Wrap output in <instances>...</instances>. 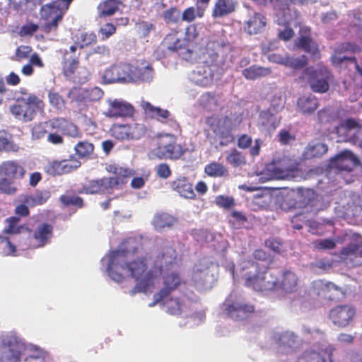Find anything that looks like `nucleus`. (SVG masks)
Here are the masks:
<instances>
[{"mask_svg": "<svg viewBox=\"0 0 362 362\" xmlns=\"http://www.w3.org/2000/svg\"><path fill=\"white\" fill-rule=\"evenodd\" d=\"M148 66L138 67L129 63L119 62L105 69L102 78L106 83L147 81L151 78Z\"/></svg>", "mask_w": 362, "mask_h": 362, "instance_id": "f03ea898", "label": "nucleus"}, {"mask_svg": "<svg viewBox=\"0 0 362 362\" xmlns=\"http://www.w3.org/2000/svg\"><path fill=\"white\" fill-rule=\"evenodd\" d=\"M303 78H306L313 91L325 93L329 90V83L332 80V73L325 66L319 65L309 66L303 71Z\"/></svg>", "mask_w": 362, "mask_h": 362, "instance_id": "0eeeda50", "label": "nucleus"}, {"mask_svg": "<svg viewBox=\"0 0 362 362\" xmlns=\"http://www.w3.org/2000/svg\"><path fill=\"white\" fill-rule=\"evenodd\" d=\"M167 312L170 315H179L181 313V303L178 298L170 299L168 301Z\"/></svg>", "mask_w": 362, "mask_h": 362, "instance_id": "69168bd1", "label": "nucleus"}, {"mask_svg": "<svg viewBox=\"0 0 362 362\" xmlns=\"http://www.w3.org/2000/svg\"><path fill=\"white\" fill-rule=\"evenodd\" d=\"M171 187L173 190L185 199H194L196 197L193 185L186 177L177 178L173 181Z\"/></svg>", "mask_w": 362, "mask_h": 362, "instance_id": "b1692460", "label": "nucleus"}, {"mask_svg": "<svg viewBox=\"0 0 362 362\" xmlns=\"http://www.w3.org/2000/svg\"><path fill=\"white\" fill-rule=\"evenodd\" d=\"M272 70L269 67L252 65L242 71V75L247 80L255 81L257 78L271 74Z\"/></svg>", "mask_w": 362, "mask_h": 362, "instance_id": "c9c22d12", "label": "nucleus"}, {"mask_svg": "<svg viewBox=\"0 0 362 362\" xmlns=\"http://www.w3.org/2000/svg\"><path fill=\"white\" fill-rule=\"evenodd\" d=\"M110 132L112 137L119 141L139 139L145 134L146 127L138 123L114 124Z\"/></svg>", "mask_w": 362, "mask_h": 362, "instance_id": "1a4fd4ad", "label": "nucleus"}, {"mask_svg": "<svg viewBox=\"0 0 362 362\" xmlns=\"http://www.w3.org/2000/svg\"><path fill=\"white\" fill-rule=\"evenodd\" d=\"M249 265L254 272H247L243 275L245 286L260 293L275 291L276 284L275 279H272V274L268 273L269 264L261 267L259 263L251 262Z\"/></svg>", "mask_w": 362, "mask_h": 362, "instance_id": "20e7f679", "label": "nucleus"}, {"mask_svg": "<svg viewBox=\"0 0 362 362\" xmlns=\"http://www.w3.org/2000/svg\"><path fill=\"white\" fill-rule=\"evenodd\" d=\"M313 247L318 250H331L335 247L336 243L333 239H319L313 241Z\"/></svg>", "mask_w": 362, "mask_h": 362, "instance_id": "4d7b16f0", "label": "nucleus"}, {"mask_svg": "<svg viewBox=\"0 0 362 362\" xmlns=\"http://www.w3.org/2000/svg\"><path fill=\"white\" fill-rule=\"evenodd\" d=\"M356 310L351 305H341V327H344L353 321Z\"/></svg>", "mask_w": 362, "mask_h": 362, "instance_id": "de8ad7c7", "label": "nucleus"}, {"mask_svg": "<svg viewBox=\"0 0 362 362\" xmlns=\"http://www.w3.org/2000/svg\"><path fill=\"white\" fill-rule=\"evenodd\" d=\"M279 123L280 120L269 110L262 111L259 115V125L266 132L274 131Z\"/></svg>", "mask_w": 362, "mask_h": 362, "instance_id": "72a5a7b5", "label": "nucleus"}, {"mask_svg": "<svg viewBox=\"0 0 362 362\" xmlns=\"http://www.w3.org/2000/svg\"><path fill=\"white\" fill-rule=\"evenodd\" d=\"M299 195L300 202H302L304 206L310 205L313 206L314 205L313 202L317 198V194L311 189L300 190Z\"/></svg>", "mask_w": 362, "mask_h": 362, "instance_id": "864d4df0", "label": "nucleus"}, {"mask_svg": "<svg viewBox=\"0 0 362 362\" xmlns=\"http://www.w3.org/2000/svg\"><path fill=\"white\" fill-rule=\"evenodd\" d=\"M21 218L17 216H10L5 220L6 226L4 232L7 234H20L23 230H29L25 225L20 224Z\"/></svg>", "mask_w": 362, "mask_h": 362, "instance_id": "4c0bfd02", "label": "nucleus"}, {"mask_svg": "<svg viewBox=\"0 0 362 362\" xmlns=\"http://www.w3.org/2000/svg\"><path fill=\"white\" fill-rule=\"evenodd\" d=\"M163 17L167 23H177L180 18V11L176 8L171 7L163 12Z\"/></svg>", "mask_w": 362, "mask_h": 362, "instance_id": "13d9d810", "label": "nucleus"}, {"mask_svg": "<svg viewBox=\"0 0 362 362\" xmlns=\"http://www.w3.org/2000/svg\"><path fill=\"white\" fill-rule=\"evenodd\" d=\"M74 42L80 48H83L97 42V36L93 32H80L74 35Z\"/></svg>", "mask_w": 362, "mask_h": 362, "instance_id": "58836bf2", "label": "nucleus"}, {"mask_svg": "<svg viewBox=\"0 0 362 362\" xmlns=\"http://www.w3.org/2000/svg\"><path fill=\"white\" fill-rule=\"evenodd\" d=\"M50 132H57L71 137L78 136V129L73 122L64 118H55L45 122Z\"/></svg>", "mask_w": 362, "mask_h": 362, "instance_id": "f3484780", "label": "nucleus"}, {"mask_svg": "<svg viewBox=\"0 0 362 362\" xmlns=\"http://www.w3.org/2000/svg\"><path fill=\"white\" fill-rule=\"evenodd\" d=\"M277 342L286 352H292L298 344L297 336L292 332H285L278 334Z\"/></svg>", "mask_w": 362, "mask_h": 362, "instance_id": "473e14b6", "label": "nucleus"}, {"mask_svg": "<svg viewBox=\"0 0 362 362\" xmlns=\"http://www.w3.org/2000/svg\"><path fill=\"white\" fill-rule=\"evenodd\" d=\"M81 165V161L75 156L71 155L68 159L49 162L46 167V172L52 175H62L76 170Z\"/></svg>", "mask_w": 362, "mask_h": 362, "instance_id": "4468645a", "label": "nucleus"}, {"mask_svg": "<svg viewBox=\"0 0 362 362\" xmlns=\"http://www.w3.org/2000/svg\"><path fill=\"white\" fill-rule=\"evenodd\" d=\"M176 222V219L167 213L156 214L152 220V224L157 231H162L165 228H171Z\"/></svg>", "mask_w": 362, "mask_h": 362, "instance_id": "2f4dec72", "label": "nucleus"}, {"mask_svg": "<svg viewBox=\"0 0 362 362\" xmlns=\"http://www.w3.org/2000/svg\"><path fill=\"white\" fill-rule=\"evenodd\" d=\"M177 254L173 246H163L158 252L153 266L158 277L164 269H169L177 263Z\"/></svg>", "mask_w": 362, "mask_h": 362, "instance_id": "ddd939ff", "label": "nucleus"}, {"mask_svg": "<svg viewBox=\"0 0 362 362\" xmlns=\"http://www.w3.org/2000/svg\"><path fill=\"white\" fill-rule=\"evenodd\" d=\"M266 25V17L260 13L255 12L244 22L243 28L249 35H257L262 33Z\"/></svg>", "mask_w": 362, "mask_h": 362, "instance_id": "412c9836", "label": "nucleus"}, {"mask_svg": "<svg viewBox=\"0 0 362 362\" xmlns=\"http://www.w3.org/2000/svg\"><path fill=\"white\" fill-rule=\"evenodd\" d=\"M226 120H228V117H225L223 119L216 115H212L206 119V123L214 134L218 135L221 139H223L228 136L231 137V134L229 132L223 130V125Z\"/></svg>", "mask_w": 362, "mask_h": 362, "instance_id": "393cba45", "label": "nucleus"}, {"mask_svg": "<svg viewBox=\"0 0 362 362\" xmlns=\"http://www.w3.org/2000/svg\"><path fill=\"white\" fill-rule=\"evenodd\" d=\"M264 245L274 253L281 254L283 251V243L279 238L269 237L264 240Z\"/></svg>", "mask_w": 362, "mask_h": 362, "instance_id": "8fccbe9b", "label": "nucleus"}, {"mask_svg": "<svg viewBox=\"0 0 362 362\" xmlns=\"http://www.w3.org/2000/svg\"><path fill=\"white\" fill-rule=\"evenodd\" d=\"M148 259L147 255L132 259L131 252L123 250L112 251L109 256V276L114 281L121 282L124 279L122 272L127 271L136 282L132 291V294L136 292H146L153 286L158 278L153 266L148 270Z\"/></svg>", "mask_w": 362, "mask_h": 362, "instance_id": "f257e3e1", "label": "nucleus"}, {"mask_svg": "<svg viewBox=\"0 0 362 362\" xmlns=\"http://www.w3.org/2000/svg\"><path fill=\"white\" fill-rule=\"evenodd\" d=\"M210 1L211 0H194L198 17L202 18L204 16L206 10L209 7Z\"/></svg>", "mask_w": 362, "mask_h": 362, "instance_id": "338daca9", "label": "nucleus"}, {"mask_svg": "<svg viewBox=\"0 0 362 362\" xmlns=\"http://www.w3.org/2000/svg\"><path fill=\"white\" fill-rule=\"evenodd\" d=\"M255 306L252 304L243 303L240 302H229L224 303V313L234 320H241L248 315L255 312Z\"/></svg>", "mask_w": 362, "mask_h": 362, "instance_id": "dca6fc26", "label": "nucleus"}, {"mask_svg": "<svg viewBox=\"0 0 362 362\" xmlns=\"http://www.w3.org/2000/svg\"><path fill=\"white\" fill-rule=\"evenodd\" d=\"M67 52L64 54L63 62V69L66 75L73 74L79 64V54L66 57Z\"/></svg>", "mask_w": 362, "mask_h": 362, "instance_id": "a18cd8bd", "label": "nucleus"}, {"mask_svg": "<svg viewBox=\"0 0 362 362\" xmlns=\"http://www.w3.org/2000/svg\"><path fill=\"white\" fill-rule=\"evenodd\" d=\"M209 274V267L207 266L201 267L195 265L193 270L192 279L196 283L203 284L207 279Z\"/></svg>", "mask_w": 362, "mask_h": 362, "instance_id": "09e8293b", "label": "nucleus"}, {"mask_svg": "<svg viewBox=\"0 0 362 362\" xmlns=\"http://www.w3.org/2000/svg\"><path fill=\"white\" fill-rule=\"evenodd\" d=\"M161 45L165 49L170 52H177L182 49L181 40L175 33L167 35L163 39Z\"/></svg>", "mask_w": 362, "mask_h": 362, "instance_id": "79ce46f5", "label": "nucleus"}, {"mask_svg": "<svg viewBox=\"0 0 362 362\" xmlns=\"http://www.w3.org/2000/svg\"><path fill=\"white\" fill-rule=\"evenodd\" d=\"M362 244L350 243L341 249V262L347 267H354L362 264Z\"/></svg>", "mask_w": 362, "mask_h": 362, "instance_id": "2eb2a0df", "label": "nucleus"}, {"mask_svg": "<svg viewBox=\"0 0 362 362\" xmlns=\"http://www.w3.org/2000/svg\"><path fill=\"white\" fill-rule=\"evenodd\" d=\"M26 170L16 160H4L0 163V192L14 195L18 192L16 183L24 178Z\"/></svg>", "mask_w": 362, "mask_h": 362, "instance_id": "7ed1b4c3", "label": "nucleus"}, {"mask_svg": "<svg viewBox=\"0 0 362 362\" xmlns=\"http://www.w3.org/2000/svg\"><path fill=\"white\" fill-rule=\"evenodd\" d=\"M294 45L297 48H300L305 52L310 54L314 58L318 59L320 57L317 45L310 36H300L295 40Z\"/></svg>", "mask_w": 362, "mask_h": 362, "instance_id": "a878e982", "label": "nucleus"}, {"mask_svg": "<svg viewBox=\"0 0 362 362\" xmlns=\"http://www.w3.org/2000/svg\"><path fill=\"white\" fill-rule=\"evenodd\" d=\"M205 173L211 177H223L228 175L227 168L220 163L211 162L206 165L204 168Z\"/></svg>", "mask_w": 362, "mask_h": 362, "instance_id": "c03bdc74", "label": "nucleus"}, {"mask_svg": "<svg viewBox=\"0 0 362 362\" xmlns=\"http://www.w3.org/2000/svg\"><path fill=\"white\" fill-rule=\"evenodd\" d=\"M117 180L110 177H103L88 180L83 185L80 192L89 194H111L115 189H119L122 187Z\"/></svg>", "mask_w": 362, "mask_h": 362, "instance_id": "6e6552de", "label": "nucleus"}, {"mask_svg": "<svg viewBox=\"0 0 362 362\" xmlns=\"http://www.w3.org/2000/svg\"><path fill=\"white\" fill-rule=\"evenodd\" d=\"M24 202H27L30 207L45 204L51 197L50 192L47 189H37L33 194H25Z\"/></svg>", "mask_w": 362, "mask_h": 362, "instance_id": "cd10ccee", "label": "nucleus"}, {"mask_svg": "<svg viewBox=\"0 0 362 362\" xmlns=\"http://www.w3.org/2000/svg\"><path fill=\"white\" fill-rule=\"evenodd\" d=\"M215 202L216 205L223 209H230L235 205L234 199L230 197L220 195L216 197Z\"/></svg>", "mask_w": 362, "mask_h": 362, "instance_id": "0e129e2a", "label": "nucleus"}, {"mask_svg": "<svg viewBox=\"0 0 362 362\" xmlns=\"http://www.w3.org/2000/svg\"><path fill=\"white\" fill-rule=\"evenodd\" d=\"M328 151L327 144L321 142L309 143L305 149L303 156L305 159L319 158Z\"/></svg>", "mask_w": 362, "mask_h": 362, "instance_id": "7c9ffc66", "label": "nucleus"}, {"mask_svg": "<svg viewBox=\"0 0 362 362\" xmlns=\"http://www.w3.org/2000/svg\"><path fill=\"white\" fill-rule=\"evenodd\" d=\"M360 164V160L351 151H341V177L344 173H350Z\"/></svg>", "mask_w": 362, "mask_h": 362, "instance_id": "bb28decb", "label": "nucleus"}, {"mask_svg": "<svg viewBox=\"0 0 362 362\" xmlns=\"http://www.w3.org/2000/svg\"><path fill=\"white\" fill-rule=\"evenodd\" d=\"M21 203H18L16 205L14 213L16 214L15 216L19 217L20 218L21 217H28L30 212L29 209V206L28 205L27 202H24V195L21 194L19 197Z\"/></svg>", "mask_w": 362, "mask_h": 362, "instance_id": "5fc2aeb1", "label": "nucleus"}, {"mask_svg": "<svg viewBox=\"0 0 362 362\" xmlns=\"http://www.w3.org/2000/svg\"><path fill=\"white\" fill-rule=\"evenodd\" d=\"M141 106L146 114L158 121L163 122V119H168L170 116L168 110L154 107L149 102H143Z\"/></svg>", "mask_w": 362, "mask_h": 362, "instance_id": "e433bc0d", "label": "nucleus"}, {"mask_svg": "<svg viewBox=\"0 0 362 362\" xmlns=\"http://www.w3.org/2000/svg\"><path fill=\"white\" fill-rule=\"evenodd\" d=\"M308 226L309 227V232L311 233L317 235H322L333 231L334 223L332 221L319 222L317 221L309 220Z\"/></svg>", "mask_w": 362, "mask_h": 362, "instance_id": "f704fd0d", "label": "nucleus"}, {"mask_svg": "<svg viewBox=\"0 0 362 362\" xmlns=\"http://www.w3.org/2000/svg\"><path fill=\"white\" fill-rule=\"evenodd\" d=\"M53 226L48 223H41L35 228L31 238L34 241V247H43L49 243L53 237Z\"/></svg>", "mask_w": 362, "mask_h": 362, "instance_id": "aec40b11", "label": "nucleus"}, {"mask_svg": "<svg viewBox=\"0 0 362 362\" xmlns=\"http://www.w3.org/2000/svg\"><path fill=\"white\" fill-rule=\"evenodd\" d=\"M74 151L79 158H88L93 153L94 145L87 141H79L75 145Z\"/></svg>", "mask_w": 362, "mask_h": 362, "instance_id": "a19ab883", "label": "nucleus"}, {"mask_svg": "<svg viewBox=\"0 0 362 362\" xmlns=\"http://www.w3.org/2000/svg\"><path fill=\"white\" fill-rule=\"evenodd\" d=\"M49 103L52 106L61 109L64 106L65 102L58 93L50 91L48 94Z\"/></svg>", "mask_w": 362, "mask_h": 362, "instance_id": "e2e57ef3", "label": "nucleus"}, {"mask_svg": "<svg viewBox=\"0 0 362 362\" xmlns=\"http://www.w3.org/2000/svg\"><path fill=\"white\" fill-rule=\"evenodd\" d=\"M235 0H216L212 8L211 16L214 18L226 17L235 11Z\"/></svg>", "mask_w": 362, "mask_h": 362, "instance_id": "5701e85b", "label": "nucleus"}, {"mask_svg": "<svg viewBox=\"0 0 362 362\" xmlns=\"http://www.w3.org/2000/svg\"><path fill=\"white\" fill-rule=\"evenodd\" d=\"M226 161L234 168L245 164V157L240 151L233 149L228 153L226 158Z\"/></svg>", "mask_w": 362, "mask_h": 362, "instance_id": "49530a36", "label": "nucleus"}, {"mask_svg": "<svg viewBox=\"0 0 362 362\" xmlns=\"http://www.w3.org/2000/svg\"><path fill=\"white\" fill-rule=\"evenodd\" d=\"M318 105L317 98L311 94L303 95L297 101L298 109L303 114L313 112L317 110Z\"/></svg>", "mask_w": 362, "mask_h": 362, "instance_id": "c756f323", "label": "nucleus"}, {"mask_svg": "<svg viewBox=\"0 0 362 362\" xmlns=\"http://www.w3.org/2000/svg\"><path fill=\"white\" fill-rule=\"evenodd\" d=\"M308 64L307 57L303 55L300 58H294L289 56L286 57L284 65L296 69H302Z\"/></svg>", "mask_w": 362, "mask_h": 362, "instance_id": "603ef678", "label": "nucleus"}, {"mask_svg": "<svg viewBox=\"0 0 362 362\" xmlns=\"http://www.w3.org/2000/svg\"><path fill=\"white\" fill-rule=\"evenodd\" d=\"M272 279H275L276 281L275 291L281 290L285 293H291L297 291L298 279L296 274L291 270H283L280 281L274 274H272Z\"/></svg>", "mask_w": 362, "mask_h": 362, "instance_id": "a211bd4d", "label": "nucleus"}, {"mask_svg": "<svg viewBox=\"0 0 362 362\" xmlns=\"http://www.w3.org/2000/svg\"><path fill=\"white\" fill-rule=\"evenodd\" d=\"M308 221L306 215L303 213L296 214L291 219L293 228L297 230L302 229L305 223L308 226Z\"/></svg>", "mask_w": 362, "mask_h": 362, "instance_id": "680f3d73", "label": "nucleus"}, {"mask_svg": "<svg viewBox=\"0 0 362 362\" xmlns=\"http://www.w3.org/2000/svg\"><path fill=\"white\" fill-rule=\"evenodd\" d=\"M45 103L35 94H29L27 98L18 97L10 107L13 116L23 122L32 121L38 112H42Z\"/></svg>", "mask_w": 362, "mask_h": 362, "instance_id": "39448f33", "label": "nucleus"}, {"mask_svg": "<svg viewBox=\"0 0 362 362\" xmlns=\"http://www.w3.org/2000/svg\"><path fill=\"white\" fill-rule=\"evenodd\" d=\"M332 351L327 349L306 350L299 358L298 362H332Z\"/></svg>", "mask_w": 362, "mask_h": 362, "instance_id": "4be33fe9", "label": "nucleus"}, {"mask_svg": "<svg viewBox=\"0 0 362 362\" xmlns=\"http://www.w3.org/2000/svg\"><path fill=\"white\" fill-rule=\"evenodd\" d=\"M272 171L274 178L282 180L293 178L297 176L298 172L297 165H292L287 168L275 166Z\"/></svg>", "mask_w": 362, "mask_h": 362, "instance_id": "ea45409f", "label": "nucleus"}, {"mask_svg": "<svg viewBox=\"0 0 362 362\" xmlns=\"http://www.w3.org/2000/svg\"><path fill=\"white\" fill-rule=\"evenodd\" d=\"M285 105V100L280 94H275L271 99L270 107L268 110L278 112L281 111Z\"/></svg>", "mask_w": 362, "mask_h": 362, "instance_id": "052dcab7", "label": "nucleus"}, {"mask_svg": "<svg viewBox=\"0 0 362 362\" xmlns=\"http://www.w3.org/2000/svg\"><path fill=\"white\" fill-rule=\"evenodd\" d=\"M42 16L49 20L42 27V30L49 33L56 31L58 28L59 23L62 21L63 16L66 10L62 9V7L54 3V1L42 6Z\"/></svg>", "mask_w": 362, "mask_h": 362, "instance_id": "9b49d317", "label": "nucleus"}, {"mask_svg": "<svg viewBox=\"0 0 362 362\" xmlns=\"http://www.w3.org/2000/svg\"><path fill=\"white\" fill-rule=\"evenodd\" d=\"M116 31V27L111 23H107L100 29L103 39H107L112 35Z\"/></svg>", "mask_w": 362, "mask_h": 362, "instance_id": "774afa93", "label": "nucleus"}, {"mask_svg": "<svg viewBox=\"0 0 362 362\" xmlns=\"http://www.w3.org/2000/svg\"><path fill=\"white\" fill-rule=\"evenodd\" d=\"M337 111L331 107H325L317 113L318 119L321 123L332 122L337 117Z\"/></svg>", "mask_w": 362, "mask_h": 362, "instance_id": "3c124183", "label": "nucleus"}, {"mask_svg": "<svg viewBox=\"0 0 362 362\" xmlns=\"http://www.w3.org/2000/svg\"><path fill=\"white\" fill-rule=\"evenodd\" d=\"M32 51L33 48L30 45H20L16 48L13 59L18 62L25 59L29 57Z\"/></svg>", "mask_w": 362, "mask_h": 362, "instance_id": "bf43d9fd", "label": "nucleus"}, {"mask_svg": "<svg viewBox=\"0 0 362 362\" xmlns=\"http://www.w3.org/2000/svg\"><path fill=\"white\" fill-rule=\"evenodd\" d=\"M23 344L15 337H6L2 339L0 349L1 362H20Z\"/></svg>", "mask_w": 362, "mask_h": 362, "instance_id": "9d476101", "label": "nucleus"}, {"mask_svg": "<svg viewBox=\"0 0 362 362\" xmlns=\"http://www.w3.org/2000/svg\"><path fill=\"white\" fill-rule=\"evenodd\" d=\"M61 202L65 206H75L78 208H82L83 200L81 197L75 195H62L60 197Z\"/></svg>", "mask_w": 362, "mask_h": 362, "instance_id": "6e6d98bb", "label": "nucleus"}, {"mask_svg": "<svg viewBox=\"0 0 362 362\" xmlns=\"http://www.w3.org/2000/svg\"><path fill=\"white\" fill-rule=\"evenodd\" d=\"M184 283L180 275L177 272H171L163 276L162 288L153 296V301L149 306H153L166 298L170 293L177 289Z\"/></svg>", "mask_w": 362, "mask_h": 362, "instance_id": "f8f14e48", "label": "nucleus"}, {"mask_svg": "<svg viewBox=\"0 0 362 362\" xmlns=\"http://www.w3.org/2000/svg\"><path fill=\"white\" fill-rule=\"evenodd\" d=\"M134 107L129 103L115 99L110 101L105 115L110 118L131 117L134 115Z\"/></svg>", "mask_w": 362, "mask_h": 362, "instance_id": "6ab92c4d", "label": "nucleus"}, {"mask_svg": "<svg viewBox=\"0 0 362 362\" xmlns=\"http://www.w3.org/2000/svg\"><path fill=\"white\" fill-rule=\"evenodd\" d=\"M99 16L106 17L115 14L119 9L118 1L116 0H106L98 6Z\"/></svg>", "mask_w": 362, "mask_h": 362, "instance_id": "37998d69", "label": "nucleus"}, {"mask_svg": "<svg viewBox=\"0 0 362 362\" xmlns=\"http://www.w3.org/2000/svg\"><path fill=\"white\" fill-rule=\"evenodd\" d=\"M158 138V144L154 149V153L159 159L176 160L185 154V149L177 143V138L175 134L160 133Z\"/></svg>", "mask_w": 362, "mask_h": 362, "instance_id": "423d86ee", "label": "nucleus"}, {"mask_svg": "<svg viewBox=\"0 0 362 362\" xmlns=\"http://www.w3.org/2000/svg\"><path fill=\"white\" fill-rule=\"evenodd\" d=\"M106 169L108 173L114 175V176L110 177L111 178L118 179L119 185L122 187L127 184L128 179L134 174V171L130 168L115 165H110Z\"/></svg>", "mask_w": 362, "mask_h": 362, "instance_id": "c85d7f7f", "label": "nucleus"}]
</instances>
